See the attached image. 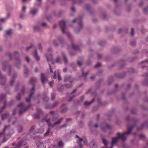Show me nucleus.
I'll return each mask as SVG.
<instances>
[{
	"mask_svg": "<svg viewBox=\"0 0 148 148\" xmlns=\"http://www.w3.org/2000/svg\"><path fill=\"white\" fill-rule=\"evenodd\" d=\"M45 121L48 124V125L49 127L48 130L47 131V132L44 134V136H48L49 133L50 127H53L55 125L59 123L61 121L60 120H59L57 122L55 123L54 125H53V123H52V122L49 119H46Z\"/></svg>",
	"mask_w": 148,
	"mask_h": 148,
	"instance_id": "nucleus-1",
	"label": "nucleus"
},
{
	"mask_svg": "<svg viewBox=\"0 0 148 148\" xmlns=\"http://www.w3.org/2000/svg\"><path fill=\"white\" fill-rule=\"evenodd\" d=\"M75 137L77 138V143L79 144V147L81 148L82 145L81 143L83 142L84 144L86 145L87 144V141L86 138H82L79 137L78 135H76Z\"/></svg>",
	"mask_w": 148,
	"mask_h": 148,
	"instance_id": "nucleus-2",
	"label": "nucleus"
},
{
	"mask_svg": "<svg viewBox=\"0 0 148 148\" xmlns=\"http://www.w3.org/2000/svg\"><path fill=\"white\" fill-rule=\"evenodd\" d=\"M72 86V85L71 84L68 85L66 84L64 85H62V84H59L57 87V89L58 91H62L64 89V88H70Z\"/></svg>",
	"mask_w": 148,
	"mask_h": 148,
	"instance_id": "nucleus-3",
	"label": "nucleus"
},
{
	"mask_svg": "<svg viewBox=\"0 0 148 148\" xmlns=\"http://www.w3.org/2000/svg\"><path fill=\"white\" fill-rule=\"evenodd\" d=\"M18 108L19 109V114H21L27 110V109L29 108V107H28L27 109H25L24 104L23 103H21L18 106Z\"/></svg>",
	"mask_w": 148,
	"mask_h": 148,
	"instance_id": "nucleus-4",
	"label": "nucleus"
},
{
	"mask_svg": "<svg viewBox=\"0 0 148 148\" xmlns=\"http://www.w3.org/2000/svg\"><path fill=\"white\" fill-rule=\"evenodd\" d=\"M37 145V148H49V147L47 146V145H44V144L41 142L37 141L36 142Z\"/></svg>",
	"mask_w": 148,
	"mask_h": 148,
	"instance_id": "nucleus-5",
	"label": "nucleus"
},
{
	"mask_svg": "<svg viewBox=\"0 0 148 148\" xmlns=\"http://www.w3.org/2000/svg\"><path fill=\"white\" fill-rule=\"evenodd\" d=\"M6 69L8 70L9 74L10 75L11 71V67L10 65L8 64L6 62H4L3 64L2 69L3 70L5 71L6 70Z\"/></svg>",
	"mask_w": 148,
	"mask_h": 148,
	"instance_id": "nucleus-6",
	"label": "nucleus"
},
{
	"mask_svg": "<svg viewBox=\"0 0 148 148\" xmlns=\"http://www.w3.org/2000/svg\"><path fill=\"white\" fill-rule=\"evenodd\" d=\"M59 25L61 27L62 31L63 33H65V30L66 28L65 23L64 21H61L59 22Z\"/></svg>",
	"mask_w": 148,
	"mask_h": 148,
	"instance_id": "nucleus-7",
	"label": "nucleus"
},
{
	"mask_svg": "<svg viewBox=\"0 0 148 148\" xmlns=\"http://www.w3.org/2000/svg\"><path fill=\"white\" fill-rule=\"evenodd\" d=\"M73 81L74 79L69 76L66 75L64 77V81L65 82L69 81L70 82H71Z\"/></svg>",
	"mask_w": 148,
	"mask_h": 148,
	"instance_id": "nucleus-8",
	"label": "nucleus"
},
{
	"mask_svg": "<svg viewBox=\"0 0 148 148\" xmlns=\"http://www.w3.org/2000/svg\"><path fill=\"white\" fill-rule=\"evenodd\" d=\"M15 56V58L16 60V66L17 68H18V67L17 66V64H19L20 63V61L18 58H16V57H18L19 56V54L17 52H15L14 53Z\"/></svg>",
	"mask_w": 148,
	"mask_h": 148,
	"instance_id": "nucleus-9",
	"label": "nucleus"
},
{
	"mask_svg": "<svg viewBox=\"0 0 148 148\" xmlns=\"http://www.w3.org/2000/svg\"><path fill=\"white\" fill-rule=\"evenodd\" d=\"M41 79L42 84H44L47 81V78L45 75L42 73H41Z\"/></svg>",
	"mask_w": 148,
	"mask_h": 148,
	"instance_id": "nucleus-10",
	"label": "nucleus"
},
{
	"mask_svg": "<svg viewBox=\"0 0 148 148\" xmlns=\"http://www.w3.org/2000/svg\"><path fill=\"white\" fill-rule=\"evenodd\" d=\"M48 62H51V63L52 64L54 63L53 62V57L52 55L50 54L49 56H46Z\"/></svg>",
	"mask_w": 148,
	"mask_h": 148,
	"instance_id": "nucleus-11",
	"label": "nucleus"
},
{
	"mask_svg": "<svg viewBox=\"0 0 148 148\" xmlns=\"http://www.w3.org/2000/svg\"><path fill=\"white\" fill-rule=\"evenodd\" d=\"M16 77L17 75L15 73L14 74L10 82V84L12 86L13 85L14 82V79Z\"/></svg>",
	"mask_w": 148,
	"mask_h": 148,
	"instance_id": "nucleus-12",
	"label": "nucleus"
},
{
	"mask_svg": "<svg viewBox=\"0 0 148 148\" xmlns=\"http://www.w3.org/2000/svg\"><path fill=\"white\" fill-rule=\"evenodd\" d=\"M34 55L35 57L36 60L37 61H38L40 60V58L39 56H38L37 51L36 50H35L34 52Z\"/></svg>",
	"mask_w": 148,
	"mask_h": 148,
	"instance_id": "nucleus-13",
	"label": "nucleus"
},
{
	"mask_svg": "<svg viewBox=\"0 0 148 148\" xmlns=\"http://www.w3.org/2000/svg\"><path fill=\"white\" fill-rule=\"evenodd\" d=\"M2 102H3L4 105H5V97L4 96H1L0 97V103Z\"/></svg>",
	"mask_w": 148,
	"mask_h": 148,
	"instance_id": "nucleus-14",
	"label": "nucleus"
},
{
	"mask_svg": "<svg viewBox=\"0 0 148 148\" xmlns=\"http://www.w3.org/2000/svg\"><path fill=\"white\" fill-rule=\"evenodd\" d=\"M8 128V127L5 126L4 128V130L3 132H0V137L3 135V133L5 131H7Z\"/></svg>",
	"mask_w": 148,
	"mask_h": 148,
	"instance_id": "nucleus-15",
	"label": "nucleus"
},
{
	"mask_svg": "<svg viewBox=\"0 0 148 148\" xmlns=\"http://www.w3.org/2000/svg\"><path fill=\"white\" fill-rule=\"evenodd\" d=\"M10 136V134L7 135L6 134L4 135V139L3 140V142L5 141V140H7L9 139Z\"/></svg>",
	"mask_w": 148,
	"mask_h": 148,
	"instance_id": "nucleus-16",
	"label": "nucleus"
},
{
	"mask_svg": "<svg viewBox=\"0 0 148 148\" xmlns=\"http://www.w3.org/2000/svg\"><path fill=\"white\" fill-rule=\"evenodd\" d=\"M62 55L63 56L64 60V63H66L67 62V60L66 58V56L63 53H62Z\"/></svg>",
	"mask_w": 148,
	"mask_h": 148,
	"instance_id": "nucleus-17",
	"label": "nucleus"
},
{
	"mask_svg": "<svg viewBox=\"0 0 148 148\" xmlns=\"http://www.w3.org/2000/svg\"><path fill=\"white\" fill-rule=\"evenodd\" d=\"M8 116V114H4L2 115V119L3 120L6 119Z\"/></svg>",
	"mask_w": 148,
	"mask_h": 148,
	"instance_id": "nucleus-18",
	"label": "nucleus"
},
{
	"mask_svg": "<svg viewBox=\"0 0 148 148\" xmlns=\"http://www.w3.org/2000/svg\"><path fill=\"white\" fill-rule=\"evenodd\" d=\"M102 142L103 144L106 146H107L109 145V143L104 139H102Z\"/></svg>",
	"mask_w": 148,
	"mask_h": 148,
	"instance_id": "nucleus-19",
	"label": "nucleus"
},
{
	"mask_svg": "<svg viewBox=\"0 0 148 148\" xmlns=\"http://www.w3.org/2000/svg\"><path fill=\"white\" fill-rule=\"evenodd\" d=\"M36 12L37 11L36 9L31 10L30 13L32 15H34L35 14Z\"/></svg>",
	"mask_w": 148,
	"mask_h": 148,
	"instance_id": "nucleus-20",
	"label": "nucleus"
},
{
	"mask_svg": "<svg viewBox=\"0 0 148 148\" xmlns=\"http://www.w3.org/2000/svg\"><path fill=\"white\" fill-rule=\"evenodd\" d=\"M36 78L34 77H32L30 80V82L32 84H33V83L36 82Z\"/></svg>",
	"mask_w": 148,
	"mask_h": 148,
	"instance_id": "nucleus-21",
	"label": "nucleus"
},
{
	"mask_svg": "<svg viewBox=\"0 0 148 148\" xmlns=\"http://www.w3.org/2000/svg\"><path fill=\"white\" fill-rule=\"evenodd\" d=\"M72 46L73 49L75 50H77L79 49V47L78 46H75L74 44L73 43L72 44Z\"/></svg>",
	"mask_w": 148,
	"mask_h": 148,
	"instance_id": "nucleus-22",
	"label": "nucleus"
},
{
	"mask_svg": "<svg viewBox=\"0 0 148 148\" xmlns=\"http://www.w3.org/2000/svg\"><path fill=\"white\" fill-rule=\"evenodd\" d=\"M63 145V144L62 141H60L58 142V145L59 147H61Z\"/></svg>",
	"mask_w": 148,
	"mask_h": 148,
	"instance_id": "nucleus-23",
	"label": "nucleus"
},
{
	"mask_svg": "<svg viewBox=\"0 0 148 148\" xmlns=\"http://www.w3.org/2000/svg\"><path fill=\"white\" fill-rule=\"evenodd\" d=\"M93 101H92L90 102H86L84 103V105L86 106H88L89 105H90V104Z\"/></svg>",
	"mask_w": 148,
	"mask_h": 148,
	"instance_id": "nucleus-24",
	"label": "nucleus"
},
{
	"mask_svg": "<svg viewBox=\"0 0 148 148\" xmlns=\"http://www.w3.org/2000/svg\"><path fill=\"white\" fill-rule=\"evenodd\" d=\"M23 127L21 126H20L18 127V130L19 132H21L22 131Z\"/></svg>",
	"mask_w": 148,
	"mask_h": 148,
	"instance_id": "nucleus-25",
	"label": "nucleus"
},
{
	"mask_svg": "<svg viewBox=\"0 0 148 148\" xmlns=\"http://www.w3.org/2000/svg\"><path fill=\"white\" fill-rule=\"evenodd\" d=\"M44 129L43 128L41 127L40 128L38 131V132L39 133H42L44 132Z\"/></svg>",
	"mask_w": 148,
	"mask_h": 148,
	"instance_id": "nucleus-26",
	"label": "nucleus"
},
{
	"mask_svg": "<svg viewBox=\"0 0 148 148\" xmlns=\"http://www.w3.org/2000/svg\"><path fill=\"white\" fill-rule=\"evenodd\" d=\"M0 79L1 80V81L3 80L4 81H5V78L2 75H1V73H0Z\"/></svg>",
	"mask_w": 148,
	"mask_h": 148,
	"instance_id": "nucleus-27",
	"label": "nucleus"
},
{
	"mask_svg": "<svg viewBox=\"0 0 148 148\" xmlns=\"http://www.w3.org/2000/svg\"><path fill=\"white\" fill-rule=\"evenodd\" d=\"M56 62L57 63H60V58L59 57H58L56 59Z\"/></svg>",
	"mask_w": 148,
	"mask_h": 148,
	"instance_id": "nucleus-28",
	"label": "nucleus"
},
{
	"mask_svg": "<svg viewBox=\"0 0 148 148\" xmlns=\"http://www.w3.org/2000/svg\"><path fill=\"white\" fill-rule=\"evenodd\" d=\"M12 31L11 30H9L6 31V35H10L11 34Z\"/></svg>",
	"mask_w": 148,
	"mask_h": 148,
	"instance_id": "nucleus-29",
	"label": "nucleus"
},
{
	"mask_svg": "<svg viewBox=\"0 0 148 148\" xmlns=\"http://www.w3.org/2000/svg\"><path fill=\"white\" fill-rule=\"evenodd\" d=\"M130 34L131 36H133L134 34V32L133 28H131Z\"/></svg>",
	"mask_w": 148,
	"mask_h": 148,
	"instance_id": "nucleus-30",
	"label": "nucleus"
},
{
	"mask_svg": "<svg viewBox=\"0 0 148 148\" xmlns=\"http://www.w3.org/2000/svg\"><path fill=\"white\" fill-rule=\"evenodd\" d=\"M89 72L88 71H87L86 73H84L83 71H82V75L84 76V77H85L86 76V75H88V73Z\"/></svg>",
	"mask_w": 148,
	"mask_h": 148,
	"instance_id": "nucleus-31",
	"label": "nucleus"
},
{
	"mask_svg": "<svg viewBox=\"0 0 148 148\" xmlns=\"http://www.w3.org/2000/svg\"><path fill=\"white\" fill-rule=\"evenodd\" d=\"M32 95V94H31V95L28 98L26 99V100L27 102H29L30 101L31 96Z\"/></svg>",
	"mask_w": 148,
	"mask_h": 148,
	"instance_id": "nucleus-32",
	"label": "nucleus"
},
{
	"mask_svg": "<svg viewBox=\"0 0 148 148\" xmlns=\"http://www.w3.org/2000/svg\"><path fill=\"white\" fill-rule=\"evenodd\" d=\"M101 66V64L100 63H97V64L95 66V68H97Z\"/></svg>",
	"mask_w": 148,
	"mask_h": 148,
	"instance_id": "nucleus-33",
	"label": "nucleus"
},
{
	"mask_svg": "<svg viewBox=\"0 0 148 148\" xmlns=\"http://www.w3.org/2000/svg\"><path fill=\"white\" fill-rule=\"evenodd\" d=\"M136 44V42L135 41H133L132 42H131L130 43V45H132V46H134Z\"/></svg>",
	"mask_w": 148,
	"mask_h": 148,
	"instance_id": "nucleus-34",
	"label": "nucleus"
},
{
	"mask_svg": "<svg viewBox=\"0 0 148 148\" xmlns=\"http://www.w3.org/2000/svg\"><path fill=\"white\" fill-rule=\"evenodd\" d=\"M53 78L54 79H56L57 78V76H56V71H55L54 73V75L53 76Z\"/></svg>",
	"mask_w": 148,
	"mask_h": 148,
	"instance_id": "nucleus-35",
	"label": "nucleus"
},
{
	"mask_svg": "<svg viewBox=\"0 0 148 148\" xmlns=\"http://www.w3.org/2000/svg\"><path fill=\"white\" fill-rule=\"evenodd\" d=\"M66 34L67 36H68V38H69L71 39V35L69 33H66Z\"/></svg>",
	"mask_w": 148,
	"mask_h": 148,
	"instance_id": "nucleus-36",
	"label": "nucleus"
},
{
	"mask_svg": "<svg viewBox=\"0 0 148 148\" xmlns=\"http://www.w3.org/2000/svg\"><path fill=\"white\" fill-rule=\"evenodd\" d=\"M140 138L141 139H143L145 137L144 136L143 134H141L139 136Z\"/></svg>",
	"mask_w": 148,
	"mask_h": 148,
	"instance_id": "nucleus-37",
	"label": "nucleus"
},
{
	"mask_svg": "<svg viewBox=\"0 0 148 148\" xmlns=\"http://www.w3.org/2000/svg\"><path fill=\"white\" fill-rule=\"evenodd\" d=\"M144 11L146 13H147L148 11V7L147 8H144Z\"/></svg>",
	"mask_w": 148,
	"mask_h": 148,
	"instance_id": "nucleus-38",
	"label": "nucleus"
},
{
	"mask_svg": "<svg viewBox=\"0 0 148 148\" xmlns=\"http://www.w3.org/2000/svg\"><path fill=\"white\" fill-rule=\"evenodd\" d=\"M34 29L35 30H39V28L38 26H35L34 27Z\"/></svg>",
	"mask_w": 148,
	"mask_h": 148,
	"instance_id": "nucleus-39",
	"label": "nucleus"
},
{
	"mask_svg": "<svg viewBox=\"0 0 148 148\" xmlns=\"http://www.w3.org/2000/svg\"><path fill=\"white\" fill-rule=\"evenodd\" d=\"M58 79L59 81H60L61 80V76L59 74H58Z\"/></svg>",
	"mask_w": 148,
	"mask_h": 148,
	"instance_id": "nucleus-40",
	"label": "nucleus"
},
{
	"mask_svg": "<svg viewBox=\"0 0 148 148\" xmlns=\"http://www.w3.org/2000/svg\"><path fill=\"white\" fill-rule=\"evenodd\" d=\"M26 7L25 6H23L22 8V11L23 12H25L26 10Z\"/></svg>",
	"mask_w": 148,
	"mask_h": 148,
	"instance_id": "nucleus-41",
	"label": "nucleus"
},
{
	"mask_svg": "<svg viewBox=\"0 0 148 148\" xmlns=\"http://www.w3.org/2000/svg\"><path fill=\"white\" fill-rule=\"evenodd\" d=\"M79 25L81 27H82V23L81 21H80L79 23H78Z\"/></svg>",
	"mask_w": 148,
	"mask_h": 148,
	"instance_id": "nucleus-42",
	"label": "nucleus"
},
{
	"mask_svg": "<svg viewBox=\"0 0 148 148\" xmlns=\"http://www.w3.org/2000/svg\"><path fill=\"white\" fill-rule=\"evenodd\" d=\"M25 59H26V60L27 61V62H29V58L28 56H26V58H25Z\"/></svg>",
	"mask_w": 148,
	"mask_h": 148,
	"instance_id": "nucleus-43",
	"label": "nucleus"
},
{
	"mask_svg": "<svg viewBox=\"0 0 148 148\" xmlns=\"http://www.w3.org/2000/svg\"><path fill=\"white\" fill-rule=\"evenodd\" d=\"M32 45H31L30 46L27 47L26 48V50L27 51H28L30 48L32 47Z\"/></svg>",
	"mask_w": 148,
	"mask_h": 148,
	"instance_id": "nucleus-44",
	"label": "nucleus"
},
{
	"mask_svg": "<svg viewBox=\"0 0 148 148\" xmlns=\"http://www.w3.org/2000/svg\"><path fill=\"white\" fill-rule=\"evenodd\" d=\"M92 88H90L88 89L87 90V92H92L93 91L92 90Z\"/></svg>",
	"mask_w": 148,
	"mask_h": 148,
	"instance_id": "nucleus-45",
	"label": "nucleus"
},
{
	"mask_svg": "<svg viewBox=\"0 0 148 148\" xmlns=\"http://www.w3.org/2000/svg\"><path fill=\"white\" fill-rule=\"evenodd\" d=\"M38 47L39 49L40 50V51H41L42 50V48L41 47V45L40 44H39L38 45Z\"/></svg>",
	"mask_w": 148,
	"mask_h": 148,
	"instance_id": "nucleus-46",
	"label": "nucleus"
},
{
	"mask_svg": "<svg viewBox=\"0 0 148 148\" xmlns=\"http://www.w3.org/2000/svg\"><path fill=\"white\" fill-rule=\"evenodd\" d=\"M5 108V107L4 106L3 107H2L1 108L0 110V112H1Z\"/></svg>",
	"mask_w": 148,
	"mask_h": 148,
	"instance_id": "nucleus-47",
	"label": "nucleus"
},
{
	"mask_svg": "<svg viewBox=\"0 0 148 148\" xmlns=\"http://www.w3.org/2000/svg\"><path fill=\"white\" fill-rule=\"evenodd\" d=\"M49 69H50V72L51 73H53V71L52 70L51 68V65H50V64H49Z\"/></svg>",
	"mask_w": 148,
	"mask_h": 148,
	"instance_id": "nucleus-48",
	"label": "nucleus"
},
{
	"mask_svg": "<svg viewBox=\"0 0 148 148\" xmlns=\"http://www.w3.org/2000/svg\"><path fill=\"white\" fill-rule=\"evenodd\" d=\"M16 98L18 100H19L20 99V96L19 95H18V96H17L16 97Z\"/></svg>",
	"mask_w": 148,
	"mask_h": 148,
	"instance_id": "nucleus-49",
	"label": "nucleus"
},
{
	"mask_svg": "<svg viewBox=\"0 0 148 148\" xmlns=\"http://www.w3.org/2000/svg\"><path fill=\"white\" fill-rule=\"evenodd\" d=\"M95 77L94 75H92L90 77V79H91L92 80L93 79L95 78Z\"/></svg>",
	"mask_w": 148,
	"mask_h": 148,
	"instance_id": "nucleus-50",
	"label": "nucleus"
},
{
	"mask_svg": "<svg viewBox=\"0 0 148 148\" xmlns=\"http://www.w3.org/2000/svg\"><path fill=\"white\" fill-rule=\"evenodd\" d=\"M55 97V96L53 94H52L51 95V99L52 100H54Z\"/></svg>",
	"mask_w": 148,
	"mask_h": 148,
	"instance_id": "nucleus-51",
	"label": "nucleus"
},
{
	"mask_svg": "<svg viewBox=\"0 0 148 148\" xmlns=\"http://www.w3.org/2000/svg\"><path fill=\"white\" fill-rule=\"evenodd\" d=\"M56 40H54L53 41V43L54 44V45L55 46H57L58 45L57 44H56V43H55V42H56Z\"/></svg>",
	"mask_w": 148,
	"mask_h": 148,
	"instance_id": "nucleus-52",
	"label": "nucleus"
},
{
	"mask_svg": "<svg viewBox=\"0 0 148 148\" xmlns=\"http://www.w3.org/2000/svg\"><path fill=\"white\" fill-rule=\"evenodd\" d=\"M106 129H109L110 127V126L109 125L106 124Z\"/></svg>",
	"mask_w": 148,
	"mask_h": 148,
	"instance_id": "nucleus-53",
	"label": "nucleus"
},
{
	"mask_svg": "<svg viewBox=\"0 0 148 148\" xmlns=\"http://www.w3.org/2000/svg\"><path fill=\"white\" fill-rule=\"evenodd\" d=\"M77 63L79 66H80L82 65V63L79 61H77Z\"/></svg>",
	"mask_w": 148,
	"mask_h": 148,
	"instance_id": "nucleus-54",
	"label": "nucleus"
},
{
	"mask_svg": "<svg viewBox=\"0 0 148 148\" xmlns=\"http://www.w3.org/2000/svg\"><path fill=\"white\" fill-rule=\"evenodd\" d=\"M6 18H1L0 19V21H2V22H3V21H4L6 20Z\"/></svg>",
	"mask_w": 148,
	"mask_h": 148,
	"instance_id": "nucleus-55",
	"label": "nucleus"
},
{
	"mask_svg": "<svg viewBox=\"0 0 148 148\" xmlns=\"http://www.w3.org/2000/svg\"><path fill=\"white\" fill-rule=\"evenodd\" d=\"M71 9L72 10L73 12H74L75 11V8L73 6L71 7Z\"/></svg>",
	"mask_w": 148,
	"mask_h": 148,
	"instance_id": "nucleus-56",
	"label": "nucleus"
},
{
	"mask_svg": "<svg viewBox=\"0 0 148 148\" xmlns=\"http://www.w3.org/2000/svg\"><path fill=\"white\" fill-rule=\"evenodd\" d=\"M98 57L100 59L101 58L102 56L100 54H98Z\"/></svg>",
	"mask_w": 148,
	"mask_h": 148,
	"instance_id": "nucleus-57",
	"label": "nucleus"
},
{
	"mask_svg": "<svg viewBox=\"0 0 148 148\" xmlns=\"http://www.w3.org/2000/svg\"><path fill=\"white\" fill-rule=\"evenodd\" d=\"M133 127H132L131 126V125H130V134H131V131H132V128Z\"/></svg>",
	"mask_w": 148,
	"mask_h": 148,
	"instance_id": "nucleus-58",
	"label": "nucleus"
},
{
	"mask_svg": "<svg viewBox=\"0 0 148 148\" xmlns=\"http://www.w3.org/2000/svg\"><path fill=\"white\" fill-rule=\"evenodd\" d=\"M46 25V24L45 23H42V25L43 26H45Z\"/></svg>",
	"mask_w": 148,
	"mask_h": 148,
	"instance_id": "nucleus-59",
	"label": "nucleus"
},
{
	"mask_svg": "<svg viewBox=\"0 0 148 148\" xmlns=\"http://www.w3.org/2000/svg\"><path fill=\"white\" fill-rule=\"evenodd\" d=\"M58 40V41H59L60 43L61 44L62 43V41H63V40Z\"/></svg>",
	"mask_w": 148,
	"mask_h": 148,
	"instance_id": "nucleus-60",
	"label": "nucleus"
},
{
	"mask_svg": "<svg viewBox=\"0 0 148 148\" xmlns=\"http://www.w3.org/2000/svg\"><path fill=\"white\" fill-rule=\"evenodd\" d=\"M34 129V127H32L30 129V132H31Z\"/></svg>",
	"mask_w": 148,
	"mask_h": 148,
	"instance_id": "nucleus-61",
	"label": "nucleus"
},
{
	"mask_svg": "<svg viewBox=\"0 0 148 148\" xmlns=\"http://www.w3.org/2000/svg\"><path fill=\"white\" fill-rule=\"evenodd\" d=\"M67 71V69L66 68H64L63 69V71L64 72H65L66 71Z\"/></svg>",
	"mask_w": 148,
	"mask_h": 148,
	"instance_id": "nucleus-62",
	"label": "nucleus"
},
{
	"mask_svg": "<svg viewBox=\"0 0 148 148\" xmlns=\"http://www.w3.org/2000/svg\"><path fill=\"white\" fill-rule=\"evenodd\" d=\"M76 90H77V89H75L73 90L72 92H75L76 91Z\"/></svg>",
	"mask_w": 148,
	"mask_h": 148,
	"instance_id": "nucleus-63",
	"label": "nucleus"
},
{
	"mask_svg": "<svg viewBox=\"0 0 148 148\" xmlns=\"http://www.w3.org/2000/svg\"><path fill=\"white\" fill-rule=\"evenodd\" d=\"M53 148H59L56 145H54L53 146Z\"/></svg>",
	"mask_w": 148,
	"mask_h": 148,
	"instance_id": "nucleus-64",
	"label": "nucleus"
}]
</instances>
